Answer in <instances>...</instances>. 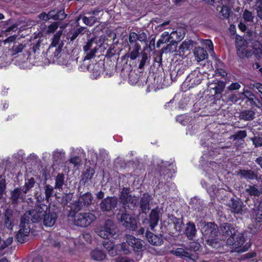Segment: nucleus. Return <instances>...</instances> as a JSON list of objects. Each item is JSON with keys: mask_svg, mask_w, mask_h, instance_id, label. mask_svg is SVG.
I'll return each instance as SVG.
<instances>
[{"mask_svg": "<svg viewBox=\"0 0 262 262\" xmlns=\"http://www.w3.org/2000/svg\"><path fill=\"white\" fill-rule=\"evenodd\" d=\"M219 232L224 238H228L235 235L236 230L231 224L224 223L221 225Z\"/></svg>", "mask_w": 262, "mask_h": 262, "instance_id": "b1692460", "label": "nucleus"}, {"mask_svg": "<svg viewBox=\"0 0 262 262\" xmlns=\"http://www.w3.org/2000/svg\"><path fill=\"white\" fill-rule=\"evenodd\" d=\"M62 31H58L51 38V42L47 50V54L51 57L58 58L60 56L64 45L63 40L61 39Z\"/></svg>", "mask_w": 262, "mask_h": 262, "instance_id": "f257e3e1", "label": "nucleus"}, {"mask_svg": "<svg viewBox=\"0 0 262 262\" xmlns=\"http://www.w3.org/2000/svg\"><path fill=\"white\" fill-rule=\"evenodd\" d=\"M4 219L6 227L9 230H12L14 221V212L10 207L5 209L4 212Z\"/></svg>", "mask_w": 262, "mask_h": 262, "instance_id": "a878e982", "label": "nucleus"}, {"mask_svg": "<svg viewBox=\"0 0 262 262\" xmlns=\"http://www.w3.org/2000/svg\"><path fill=\"white\" fill-rule=\"evenodd\" d=\"M130 52L129 54V57L131 59H135L139 55V51L141 49L140 45L136 43L133 45V46L130 48Z\"/></svg>", "mask_w": 262, "mask_h": 262, "instance_id": "de8ad7c7", "label": "nucleus"}, {"mask_svg": "<svg viewBox=\"0 0 262 262\" xmlns=\"http://www.w3.org/2000/svg\"><path fill=\"white\" fill-rule=\"evenodd\" d=\"M66 154V151L62 148H56L52 152V167L54 171L58 168L57 166H62L64 164Z\"/></svg>", "mask_w": 262, "mask_h": 262, "instance_id": "4468645a", "label": "nucleus"}, {"mask_svg": "<svg viewBox=\"0 0 262 262\" xmlns=\"http://www.w3.org/2000/svg\"><path fill=\"white\" fill-rule=\"evenodd\" d=\"M170 253L177 257L183 259L188 258L189 259L192 260L193 261H195L196 259V257L192 254L190 253L187 251V248H178L176 249L170 250Z\"/></svg>", "mask_w": 262, "mask_h": 262, "instance_id": "c85d7f7f", "label": "nucleus"}, {"mask_svg": "<svg viewBox=\"0 0 262 262\" xmlns=\"http://www.w3.org/2000/svg\"><path fill=\"white\" fill-rule=\"evenodd\" d=\"M239 174L243 178L248 180L255 179L262 182V175L259 178H257L256 174L251 170H241L239 172Z\"/></svg>", "mask_w": 262, "mask_h": 262, "instance_id": "c9c22d12", "label": "nucleus"}, {"mask_svg": "<svg viewBox=\"0 0 262 262\" xmlns=\"http://www.w3.org/2000/svg\"><path fill=\"white\" fill-rule=\"evenodd\" d=\"M54 12L52 13L53 17L52 19L54 20H62L65 18L66 15L64 13V10H60L57 12L53 10Z\"/></svg>", "mask_w": 262, "mask_h": 262, "instance_id": "6e6d98bb", "label": "nucleus"}, {"mask_svg": "<svg viewBox=\"0 0 262 262\" xmlns=\"http://www.w3.org/2000/svg\"><path fill=\"white\" fill-rule=\"evenodd\" d=\"M225 86V84L223 81L213 80L211 82H208L207 92H209V94L211 96H215L221 94L223 92Z\"/></svg>", "mask_w": 262, "mask_h": 262, "instance_id": "a211bd4d", "label": "nucleus"}, {"mask_svg": "<svg viewBox=\"0 0 262 262\" xmlns=\"http://www.w3.org/2000/svg\"><path fill=\"white\" fill-rule=\"evenodd\" d=\"M244 193L250 196H258L261 192L255 185H247L245 186Z\"/></svg>", "mask_w": 262, "mask_h": 262, "instance_id": "4c0bfd02", "label": "nucleus"}, {"mask_svg": "<svg viewBox=\"0 0 262 262\" xmlns=\"http://www.w3.org/2000/svg\"><path fill=\"white\" fill-rule=\"evenodd\" d=\"M90 256L94 261H101L106 258V254L102 249L95 248L91 251Z\"/></svg>", "mask_w": 262, "mask_h": 262, "instance_id": "72a5a7b5", "label": "nucleus"}, {"mask_svg": "<svg viewBox=\"0 0 262 262\" xmlns=\"http://www.w3.org/2000/svg\"><path fill=\"white\" fill-rule=\"evenodd\" d=\"M252 224L250 228L252 232H256L260 228L262 222V201H260L256 210L255 217L252 219Z\"/></svg>", "mask_w": 262, "mask_h": 262, "instance_id": "6ab92c4d", "label": "nucleus"}, {"mask_svg": "<svg viewBox=\"0 0 262 262\" xmlns=\"http://www.w3.org/2000/svg\"><path fill=\"white\" fill-rule=\"evenodd\" d=\"M25 155V152L23 150H19L13 155L12 158L16 160L21 161L24 159Z\"/></svg>", "mask_w": 262, "mask_h": 262, "instance_id": "e2e57ef3", "label": "nucleus"}, {"mask_svg": "<svg viewBox=\"0 0 262 262\" xmlns=\"http://www.w3.org/2000/svg\"><path fill=\"white\" fill-rule=\"evenodd\" d=\"M93 199V196L91 192H87L83 193L79 197L77 201L71 203V210L73 212H78L84 208L89 207Z\"/></svg>", "mask_w": 262, "mask_h": 262, "instance_id": "423d86ee", "label": "nucleus"}, {"mask_svg": "<svg viewBox=\"0 0 262 262\" xmlns=\"http://www.w3.org/2000/svg\"><path fill=\"white\" fill-rule=\"evenodd\" d=\"M171 39L170 34L168 32H164L161 35L160 38L159 39L157 42V47L159 48L160 45L164 44L167 42H170L171 43Z\"/></svg>", "mask_w": 262, "mask_h": 262, "instance_id": "37998d69", "label": "nucleus"}, {"mask_svg": "<svg viewBox=\"0 0 262 262\" xmlns=\"http://www.w3.org/2000/svg\"><path fill=\"white\" fill-rule=\"evenodd\" d=\"M29 224L30 222L28 221L23 220V216L21 217L19 229L16 235V238L18 242L22 244L26 242L30 232Z\"/></svg>", "mask_w": 262, "mask_h": 262, "instance_id": "ddd939ff", "label": "nucleus"}, {"mask_svg": "<svg viewBox=\"0 0 262 262\" xmlns=\"http://www.w3.org/2000/svg\"><path fill=\"white\" fill-rule=\"evenodd\" d=\"M70 214L74 224L81 227H88L96 219V216L90 212L77 213L72 211Z\"/></svg>", "mask_w": 262, "mask_h": 262, "instance_id": "f03ea898", "label": "nucleus"}, {"mask_svg": "<svg viewBox=\"0 0 262 262\" xmlns=\"http://www.w3.org/2000/svg\"><path fill=\"white\" fill-rule=\"evenodd\" d=\"M92 239L91 235L88 233H85L80 235L78 239H74L73 238H69L68 242L66 243L68 244L69 248L71 249L76 246L78 244L84 245L85 244L91 243Z\"/></svg>", "mask_w": 262, "mask_h": 262, "instance_id": "412c9836", "label": "nucleus"}, {"mask_svg": "<svg viewBox=\"0 0 262 262\" xmlns=\"http://www.w3.org/2000/svg\"><path fill=\"white\" fill-rule=\"evenodd\" d=\"M88 70L90 71L91 77L92 79H97L100 75L102 72V67L98 63L90 65L88 68Z\"/></svg>", "mask_w": 262, "mask_h": 262, "instance_id": "f704fd0d", "label": "nucleus"}, {"mask_svg": "<svg viewBox=\"0 0 262 262\" xmlns=\"http://www.w3.org/2000/svg\"><path fill=\"white\" fill-rule=\"evenodd\" d=\"M254 9L256 10L258 17L262 20V3H258L257 6Z\"/></svg>", "mask_w": 262, "mask_h": 262, "instance_id": "774afa93", "label": "nucleus"}, {"mask_svg": "<svg viewBox=\"0 0 262 262\" xmlns=\"http://www.w3.org/2000/svg\"><path fill=\"white\" fill-rule=\"evenodd\" d=\"M199 226L203 235L208 238L215 237L218 234L219 229L217 226L213 223H206L200 222Z\"/></svg>", "mask_w": 262, "mask_h": 262, "instance_id": "f8f14e48", "label": "nucleus"}, {"mask_svg": "<svg viewBox=\"0 0 262 262\" xmlns=\"http://www.w3.org/2000/svg\"><path fill=\"white\" fill-rule=\"evenodd\" d=\"M24 189L16 188L11 192L10 200L13 205H17L21 201H24L26 199V194Z\"/></svg>", "mask_w": 262, "mask_h": 262, "instance_id": "5701e85b", "label": "nucleus"}, {"mask_svg": "<svg viewBox=\"0 0 262 262\" xmlns=\"http://www.w3.org/2000/svg\"><path fill=\"white\" fill-rule=\"evenodd\" d=\"M70 150V157L69 159V163L73 165L74 167L80 166L82 161L79 155L84 154V152L83 149L81 147L75 148L71 147Z\"/></svg>", "mask_w": 262, "mask_h": 262, "instance_id": "f3484780", "label": "nucleus"}, {"mask_svg": "<svg viewBox=\"0 0 262 262\" xmlns=\"http://www.w3.org/2000/svg\"><path fill=\"white\" fill-rule=\"evenodd\" d=\"M48 211V206L45 204H40L35 207L34 209L25 213L23 220H27L29 222L37 223L42 221L45 212Z\"/></svg>", "mask_w": 262, "mask_h": 262, "instance_id": "7ed1b4c3", "label": "nucleus"}, {"mask_svg": "<svg viewBox=\"0 0 262 262\" xmlns=\"http://www.w3.org/2000/svg\"><path fill=\"white\" fill-rule=\"evenodd\" d=\"M243 94L252 104H256V101L258 100V99L256 98L254 94L251 91L248 90H244Z\"/></svg>", "mask_w": 262, "mask_h": 262, "instance_id": "3c124183", "label": "nucleus"}, {"mask_svg": "<svg viewBox=\"0 0 262 262\" xmlns=\"http://www.w3.org/2000/svg\"><path fill=\"white\" fill-rule=\"evenodd\" d=\"M152 199V196L148 193H144L141 198L140 207L142 212L146 213L150 209V202Z\"/></svg>", "mask_w": 262, "mask_h": 262, "instance_id": "7c9ffc66", "label": "nucleus"}, {"mask_svg": "<svg viewBox=\"0 0 262 262\" xmlns=\"http://www.w3.org/2000/svg\"><path fill=\"white\" fill-rule=\"evenodd\" d=\"M45 214L42 219L44 225L47 227H52L55 224L57 219L56 212L51 211L48 207V211L45 212Z\"/></svg>", "mask_w": 262, "mask_h": 262, "instance_id": "cd10ccee", "label": "nucleus"}, {"mask_svg": "<svg viewBox=\"0 0 262 262\" xmlns=\"http://www.w3.org/2000/svg\"><path fill=\"white\" fill-rule=\"evenodd\" d=\"M97 45L95 43L93 40H90L86 42L83 46L85 56V59H90L94 57L97 51Z\"/></svg>", "mask_w": 262, "mask_h": 262, "instance_id": "393cba45", "label": "nucleus"}, {"mask_svg": "<svg viewBox=\"0 0 262 262\" xmlns=\"http://www.w3.org/2000/svg\"><path fill=\"white\" fill-rule=\"evenodd\" d=\"M154 164L157 166V173L156 174L162 176V173L164 174L166 168L168 166L169 167H173V165L172 164H169L168 162H163L160 159H157L156 161H154Z\"/></svg>", "mask_w": 262, "mask_h": 262, "instance_id": "473e14b6", "label": "nucleus"}, {"mask_svg": "<svg viewBox=\"0 0 262 262\" xmlns=\"http://www.w3.org/2000/svg\"><path fill=\"white\" fill-rule=\"evenodd\" d=\"M184 33L178 32L177 31H172L170 33L171 43H174L182 40L184 37Z\"/></svg>", "mask_w": 262, "mask_h": 262, "instance_id": "8fccbe9b", "label": "nucleus"}, {"mask_svg": "<svg viewBox=\"0 0 262 262\" xmlns=\"http://www.w3.org/2000/svg\"><path fill=\"white\" fill-rule=\"evenodd\" d=\"M146 237L148 243L152 245L159 246L163 244L161 236L154 234L150 231L146 232Z\"/></svg>", "mask_w": 262, "mask_h": 262, "instance_id": "2f4dec72", "label": "nucleus"}, {"mask_svg": "<svg viewBox=\"0 0 262 262\" xmlns=\"http://www.w3.org/2000/svg\"><path fill=\"white\" fill-rule=\"evenodd\" d=\"M29 48L30 47L27 46V45L15 42L11 49V51L13 55L21 52L23 53V55L24 57L21 60V62L33 63V61L31 59V52L29 51Z\"/></svg>", "mask_w": 262, "mask_h": 262, "instance_id": "1a4fd4ad", "label": "nucleus"}, {"mask_svg": "<svg viewBox=\"0 0 262 262\" xmlns=\"http://www.w3.org/2000/svg\"><path fill=\"white\" fill-rule=\"evenodd\" d=\"M203 78L204 74L196 69L188 75L184 84L186 85L188 89L193 88L200 84Z\"/></svg>", "mask_w": 262, "mask_h": 262, "instance_id": "9b49d317", "label": "nucleus"}, {"mask_svg": "<svg viewBox=\"0 0 262 262\" xmlns=\"http://www.w3.org/2000/svg\"><path fill=\"white\" fill-rule=\"evenodd\" d=\"M54 187L50 185H46L45 187L46 200L48 202L51 197L53 196L54 193Z\"/></svg>", "mask_w": 262, "mask_h": 262, "instance_id": "5fc2aeb1", "label": "nucleus"}, {"mask_svg": "<svg viewBox=\"0 0 262 262\" xmlns=\"http://www.w3.org/2000/svg\"><path fill=\"white\" fill-rule=\"evenodd\" d=\"M251 140L252 141L255 147H258L262 146V137L259 136H255L251 138Z\"/></svg>", "mask_w": 262, "mask_h": 262, "instance_id": "680f3d73", "label": "nucleus"}, {"mask_svg": "<svg viewBox=\"0 0 262 262\" xmlns=\"http://www.w3.org/2000/svg\"><path fill=\"white\" fill-rule=\"evenodd\" d=\"M247 136V132L245 130H241L236 132L230 137V139L233 141L242 140Z\"/></svg>", "mask_w": 262, "mask_h": 262, "instance_id": "09e8293b", "label": "nucleus"}, {"mask_svg": "<svg viewBox=\"0 0 262 262\" xmlns=\"http://www.w3.org/2000/svg\"><path fill=\"white\" fill-rule=\"evenodd\" d=\"M41 46V41L38 40L36 42L27 45V46H29V51L31 52V56H32V53L34 54L36 53L39 50Z\"/></svg>", "mask_w": 262, "mask_h": 262, "instance_id": "864d4df0", "label": "nucleus"}, {"mask_svg": "<svg viewBox=\"0 0 262 262\" xmlns=\"http://www.w3.org/2000/svg\"><path fill=\"white\" fill-rule=\"evenodd\" d=\"M194 55L198 61L204 60L208 56L206 51L204 48L201 47H198L195 49Z\"/></svg>", "mask_w": 262, "mask_h": 262, "instance_id": "58836bf2", "label": "nucleus"}, {"mask_svg": "<svg viewBox=\"0 0 262 262\" xmlns=\"http://www.w3.org/2000/svg\"><path fill=\"white\" fill-rule=\"evenodd\" d=\"M176 121L180 124L185 125L188 122L189 118L188 116L185 114L177 116Z\"/></svg>", "mask_w": 262, "mask_h": 262, "instance_id": "4d7b16f0", "label": "nucleus"}, {"mask_svg": "<svg viewBox=\"0 0 262 262\" xmlns=\"http://www.w3.org/2000/svg\"><path fill=\"white\" fill-rule=\"evenodd\" d=\"M161 216V209L156 207L151 210L149 215V227L151 230H154L158 224L160 218Z\"/></svg>", "mask_w": 262, "mask_h": 262, "instance_id": "bb28decb", "label": "nucleus"}, {"mask_svg": "<svg viewBox=\"0 0 262 262\" xmlns=\"http://www.w3.org/2000/svg\"><path fill=\"white\" fill-rule=\"evenodd\" d=\"M55 185L54 188L59 190H62V187L64 183L65 177L64 174L59 173L55 177Z\"/></svg>", "mask_w": 262, "mask_h": 262, "instance_id": "ea45409f", "label": "nucleus"}, {"mask_svg": "<svg viewBox=\"0 0 262 262\" xmlns=\"http://www.w3.org/2000/svg\"><path fill=\"white\" fill-rule=\"evenodd\" d=\"M13 241V237L9 236L6 239L2 238V236L0 235V250H3L10 245L12 244ZM4 253H0V255H3Z\"/></svg>", "mask_w": 262, "mask_h": 262, "instance_id": "49530a36", "label": "nucleus"}, {"mask_svg": "<svg viewBox=\"0 0 262 262\" xmlns=\"http://www.w3.org/2000/svg\"><path fill=\"white\" fill-rule=\"evenodd\" d=\"M255 111L252 110H246L239 113V118L244 121H251L255 117Z\"/></svg>", "mask_w": 262, "mask_h": 262, "instance_id": "e433bc0d", "label": "nucleus"}, {"mask_svg": "<svg viewBox=\"0 0 262 262\" xmlns=\"http://www.w3.org/2000/svg\"><path fill=\"white\" fill-rule=\"evenodd\" d=\"M254 17L252 12L247 10H245L243 14V18L247 23H253L254 21Z\"/></svg>", "mask_w": 262, "mask_h": 262, "instance_id": "603ef678", "label": "nucleus"}, {"mask_svg": "<svg viewBox=\"0 0 262 262\" xmlns=\"http://www.w3.org/2000/svg\"><path fill=\"white\" fill-rule=\"evenodd\" d=\"M126 243L135 252L142 251L145 246V242L132 235H126Z\"/></svg>", "mask_w": 262, "mask_h": 262, "instance_id": "dca6fc26", "label": "nucleus"}, {"mask_svg": "<svg viewBox=\"0 0 262 262\" xmlns=\"http://www.w3.org/2000/svg\"><path fill=\"white\" fill-rule=\"evenodd\" d=\"M230 9L227 6H223L220 13L224 18H227L230 13Z\"/></svg>", "mask_w": 262, "mask_h": 262, "instance_id": "052dcab7", "label": "nucleus"}, {"mask_svg": "<svg viewBox=\"0 0 262 262\" xmlns=\"http://www.w3.org/2000/svg\"><path fill=\"white\" fill-rule=\"evenodd\" d=\"M35 184V180L34 178H31L28 180V182H26L24 187L23 188L25 191V193H27L28 191L33 187Z\"/></svg>", "mask_w": 262, "mask_h": 262, "instance_id": "13d9d810", "label": "nucleus"}, {"mask_svg": "<svg viewBox=\"0 0 262 262\" xmlns=\"http://www.w3.org/2000/svg\"><path fill=\"white\" fill-rule=\"evenodd\" d=\"M230 207L231 211L234 213L240 214L242 212V205L241 202L232 200Z\"/></svg>", "mask_w": 262, "mask_h": 262, "instance_id": "79ce46f5", "label": "nucleus"}, {"mask_svg": "<svg viewBox=\"0 0 262 262\" xmlns=\"http://www.w3.org/2000/svg\"><path fill=\"white\" fill-rule=\"evenodd\" d=\"M186 234L190 239H192L196 233V228L195 225L191 222H188L186 224Z\"/></svg>", "mask_w": 262, "mask_h": 262, "instance_id": "a19ab883", "label": "nucleus"}, {"mask_svg": "<svg viewBox=\"0 0 262 262\" xmlns=\"http://www.w3.org/2000/svg\"><path fill=\"white\" fill-rule=\"evenodd\" d=\"M247 41L244 39H236V48L237 50V54L241 58L245 56H248L251 52V49L248 46Z\"/></svg>", "mask_w": 262, "mask_h": 262, "instance_id": "aec40b11", "label": "nucleus"}, {"mask_svg": "<svg viewBox=\"0 0 262 262\" xmlns=\"http://www.w3.org/2000/svg\"><path fill=\"white\" fill-rule=\"evenodd\" d=\"M117 218L120 224L126 229L135 231L137 228V221L130 214L126 212L117 215Z\"/></svg>", "mask_w": 262, "mask_h": 262, "instance_id": "9d476101", "label": "nucleus"}, {"mask_svg": "<svg viewBox=\"0 0 262 262\" xmlns=\"http://www.w3.org/2000/svg\"><path fill=\"white\" fill-rule=\"evenodd\" d=\"M252 88L258 91L259 96L261 99H262V84L258 82L254 83L252 84Z\"/></svg>", "mask_w": 262, "mask_h": 262, "instance_id": "338daca9", "label": "nucleus"}, {"mask_svg": "<svg viewBox=\"0 0 262 262\" xmlns=\"http://www.w3.org/2000/svg\"><path fill=\"white\" fill-rule=\"evenodd\" d=\"M137 40H138V34L135 32L130 33L129 35V42L130 44L131 45L135 44L137 43Z\"/></svg>", "mask_w": 262, "mask_h": 262, "instance_id": "69168bd1", "label": "nucleus"}, {"mask_svg": "<svg viewBox=\"0 0 262 262\" xmlns=\"http://www.w3.org/2000/svg\"><path fill=\"white\" fill-rule=\"evenodd\" d=\"M95 173V170L91 167L88 168L83 173L81 181L85 184L91 180Z\"/></svg>", "mask_w": 262, "mask_h": 262, "instance_id": "a18cd8bd", "label": "nucleus"}, {"mask_svg": "<svg viewBox=\"0 0 262 262\" xmlns=\"http://www.w3.org/2000/svg\"><path fill=\"white\" fill-rule=\"evenodd\" d=\"M116 232V226L111 220H106L103 225L98 226L95 229L96 233L104 239L115 238Z\"/></svg>", "mask_w": 262, "mask_h": 262, "instance_id": "20e7f679", "label": "nucleus"}, {"mask_svg": "<svg viewBox=\"0 0 262 262\" xmlns=\"http://www.w3.org/2000/svg\"><path fill=\"white\" fill-rule=\"evenodd\" d=\"M200 164L203 168L204 175L206 179L209 177H214L219 165L214 162L211 161V157L207 153H204L200 158Z\"/></svg>", "mask_w": 262, "mask_h": 262, "instance_id": "39448f33", "label": "nucleus"}, {"mask_svg": "<svg viewBox=\"0 0 262 262\" xmlns=\"http://www.w3.org/2000/svg\"><path fill=\"white\" fill-rule=\"evenodd\" d=\"M217 179L216 175L214 177H209L206 180H203L201 181L202 186L205 188L211 197L216 196L222 198L224 195L225 188L216 189V185L214 184V181Z\"/></svg>", "mask_w": 262, "mask_h": 262, "instance_id": "0eeeda50", "label": "nucleus"}, {"mask_svg": "<svg viewBox=\"0 0 262 262\" xmlns=\"http://www.w3.org/2000/svg\"><path fill=\"white\" fill-rule=\"evenodd\" d=\"M175 189L174 183L168 182L167 183H164L163 181L160 182L156 186L155 191L158 194H163L165 192L173 190Z\"/></svg>", "mask_w": 262, "mask_h": 262, "instance_id": "c756f323", "label": "nucleus"}, {"mask_svg": "<svg viewBox=\"0 0 262 262\" xmlns=\"http://www.w3.org/2000/svg\"><path fill=\"white\" fill-rule=\"evenodd\" d=\"M245 242V238L242 233H235V235L227 238L226 244L229 246H232L233 248L236 249L241 247Z\"/></svg>", "mask_w": 262, "mask_h": 262, "instance_id": "4be33fe9", "label": "nucleus"}, {"mask_svg": "<svg viewBox=\"0 0 262 262\" xmlns=\"http://www.w3.org/2000/svg\"><path fill=\"white\" fill-rule=\"evenodd\" d=\"M83 22L88 26H92L96 21V18L94 16H90L89 17H83L82 18Z\"/></svg>", "mask_w": 262, "mask_h": 262, "instance_id": "bf43d9fd", "label": "nucleus"}, {"mask_svg": "<svg viewBox=\"0 0 262 262\" xmlns=\"http://www.w3.org/2000/svg\"><path fill=\"white\" fill-rule=\"evenodd\" d=\"M118 200L116 196H108L102 200L99 206L102 212H112L117 207Z\"/></svg>", "mask_w": 262, "mask_h": 262, "instance_id": "2eb2a0df", "label": "nucleus"}, {"mask_svg": "<svg viewBox=\"0 0 262 262\" xmlns=\"http://www.w3.org/2000/svg\"><path fill=\"white\" fill-rule=\"evenodd\" d=\"M120 201L125 209H133L139 204V200L136 196L129 194V189L123 188L120 195Z\"/></svg>", "mask_w": 262, "mask_h": 262, "instance_id": "6e6552de", "label": "nucleus"}, {"mask_svg": "<svg viewBox=\"0 0 262 262\" xmlns=\"http://www.w3.org/2000/svg\"><path fill=\"white\" fill-rule=\"evenodd\" d=\"M193 46V41L191 40H185L184 41L179 47V52L180 54L184 53L186 51H189Z\"/></svg>", "mask_w": 262, "mask_h": 262, "instance_id": "c03bdc74", "label": "nucleus"}, {"mask_svg": "<svg viewBox=\"0 0 262 262\" xmlns=\"http://www.w3.org/2000/svg\"><path fill=\"white\" fill-rule=\"evenodd\" d=\"M54 11H51L48 14H46L45 12H42L39 15V18L42 20H49L52 19V17H53L52 13Z\"/></svg>", "mask_w": 262, "mask_h": 262, "instance_id": "0e129e2a", "label": "nucleus"}]
</instances>
